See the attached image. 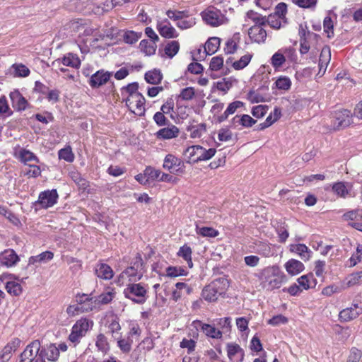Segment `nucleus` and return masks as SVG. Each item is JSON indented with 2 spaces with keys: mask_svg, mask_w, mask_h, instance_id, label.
Segmentation results:
<instances>
[{
  "mask_svg": "<svg viewBox=\"0 0 362 362\" xmlns=\"http://www.w3.org/2000/svg\"><path fill=\"white\" fill-rule=\"evenodd\" d=\"M193 339L183 338L180 342V347L181 349H187L188 354H192L197 347L198 333H196V336H193Z\"/></svg>",
  "mask_w": 362,
  "mask_h": 362,
  "instance_id": "34",
  "label": "nucleus"
},
{
  "mask_svg": "<svg viewBox=\"0 0 362 362\" xmlns=\"http://www.w3.org/2000/svg\"><path fill=\"white\" fill-rule=\"evenodd\" d=\"M178 134L179 129L174 125L163 128L160 129L156 134L158 138L163 139H170L175 138L178 136Z\"/></svg>",
  "mask_w": 362,
  "mask_h": 362,
  "instance_id": "32",
  "label": "nucleus"
},
{
  "mask_svg": "<svg viewBox=\"0 0 362 362\" xmlns=\"http://www.w3.org/2000/svg\"><path fill=\"white\" fill-rule=\"evenodd\" d=\"M240 40V33H235L233 37L228 40L226 42V46L224 47V52L226 54H233L234 53L238 48V45Z\"/></svg>",
  "mask_w": 362,
  "mask_h": 362,
  "instance_id": "35",
  "label": "nucleus"
},
{
  "mask_svg": "<svg viewBox=\"0 0 362 362\" xmlns=\"http://www.w3.org/2000/svg\"><path fill=\"white\" fill-rule=\"evenodd\" d=\"M117 346L121 351L122 354H129L132 348L133 340L129 337V336L127 337H117Z\"/></svg>",
  "mask_w": 362,
  "mask_h": 362,
  "instance_id": "31",
  "label": "nucleus"
},
{
  "mask_svg": "<svg viewBox=\"0 0 362 362\" xmlns=\"http://www.w3.org/2000/svg\"><path fill=\"white\" fill-rule=\"evenodd\" d=\"M139 84L136 82H134L128 84L127 86L122 88V95L124 99L130 98L132 95L141 94L138 91Z\"/></svg>",
  "mask_w": 362,
  "mask_h": 362,
  "instance_id": "44",
  "label": "nucleus"
},
{
  "mask_svg": "<svg viewBox=\"0 0 362 362\" xmlns=\"http://www.w3.org/2000/svg\"><path fill=\"white\" fill-rule=\"evenodd\" d=\"M244 105V103L242 101L236 100L233 103H230L225 112L218 117V121L220 122L226 120L229 115L234 114L239 108L242 107Z\"/></svg>",
  "mask_w": 362,
  "mask_h": 362,
  "instance_id": "33",
  "label": "nucleus"
},
{
  "mask_svg": "<svg viewBox=\"0 0 362 362\" xmlns=\"http://www.w3.org/2000/svg\"><path fill=\"white\" fill-rule=\"evenodd\" d=\"M81 35H93L94 37H95V40L98 41L99 40H103L105 37H110L112 35V34H109L108 33H100L98 28H94L91 26V25L89 23L86 21Z\"/></svg>",
  "mask_w": 362,
  "mask_h": 362,
  "instance_id": "27",
  "label": "nucleus"
},
{
  "mask_svg": "<svg viewBox=\"0 0 362 362\" xmlns=\"http://www.w3.org/2000/svg\"><path fill=\"white\" fill-rule=\"evenodd\" d=\"M192 253V249L190 247L186 245L182 246L177 252V256L183 258V259L187 262V264L189 268L193 267Z\"/></svg>",
  "mask_w": 362,
  "mask_h": 362,
  "instance_id": "41",
  "label": "nucleus"
},
{
  "mask_svg": "<svg viewBox=\"0 0 362 362\" xmlns=\"http://www.w3.org/2000/svg\"><path fill=\"white\" fill-rule=\"evenodd\" d=\"M343 218L345 221H360L362 218V211L358 209L349 211L343 215Z\"/></svg>",
  "mask_w": 362,
  "mask_h": 362,
  "instance_id": "63",
  "label": "nucleus"
},
{
  "mask_svg": "<svg viewBox=\"0 0 362 362\" xmlns=\"http://www.w3.org/2000/svg\"><path fill=\"white\" fill-rule=\"evenodd\" d=\"M165 272L166 276L171 278L187 275V272L182 267H168Z\"/></svg>",
  "mask_w": 362,
  "mask_h": 362,
  "instance_id": "50",
  "label": "nucleus"
},
{
  "mask_svg": "<svg viewBox=\"0 0 362 362\" xmlns=\"http://www.w3.org/2000/svg\"><path fill=\"white\" fill-rule=\"evenodd\" d=\"M129 110L138 116H143L145 114V98L141 93L132 95L130 98L124 99Z\"/></svg>",
  "mask_w": 362,
  "mask_h": 362,
  "instance_id": "10",
  "label": "nucleus"
},
{
  "mask_svg": "<svg viewBox=\"0 0 362 362\" xmlns=\"http://www.w3.org/2000/svg\"><path fill=\"white\" fill-rule=\"evenodd\" d=\"M286 272L291 276H296L305 269L303 263L296 259H291L284 264Z\"/></svg>",
  "mask_w": 362,
  "mask_h": 362,
  "instance_id": "21",
  "label": "nucleus"
},
{
  "mask_svg": "<svg viewBox=\"0 0 362 362\" xmlns=\"http://www.w3.org/2000/svg\"><path fill=\"white\" fill-rule=\"evenodd\" d=\"M263 25H254L248 30V35L252 42L262 44L267 39V31L262 27Z\"/></svg>",
  "mask_w": 362,
  "mask_h": 362,
  "instance_id": "17",
  "label": "nucleus"
},
{
  "mask_svg": "<svg viewBox=\"0 0 362 362\" xmlns=\"http://www.w3.org/2000/svg\"><path fill=\"white\" fill-rule=\"evenodd\" d=\"M95 346L98 351L106 354L110 350V344L104 334H99L96 337Z\"/></svg>",
  "mask_w": 362,
  "mask_h": 362,
  "instance_id": "40",
  "label": "nucleus"
},
{
  "mask_svg": "<svg viewBox=\"0 0 362 362\" xmlns=\"http://www.w3.org/2000/svg\"><path fill=\"white\" fill-rule=\"evenodd\" d=\"M13 74L18 77H26L30 74L29 69L22 64H15L12 66Z\"/></svg>",
  "mask_w": 362,
  "mask_h": 362,
  "instance_id": "52",
  "label": "nucleus"
},
{
  "mask_svg": "<svg viewBox=\"0 0 362 362\" xmlns=\"http://www.w3.org/2000/svg\"><path fill=\"white\" fill-rule=\"evenodd\" d=\"M144 173L148 183L155 180L159 181L160 174V170L155 169L152 167H147L145 169Z\"/></svg>",
  "mask_w": 362,
  "mask_h": 362,
  "instance_id": "58",
  "label": "nucleus"
},
{
  "mask_svg": "<svg viewBox=\"0 0 362 362\" xmlns=\"http://www.w3.org/2000/svg\"><path fill=\"white\" fill-rule=\"evenodd\" d=\"M180 44L177 41H170L165 47L164 52L166 56L173 58L178 52Z\"/></svg>",
  "mask_w": 362,
  "mask_h": 362,
  "instance_id": "49",
  "label": "nucleus"
},
{
  "mask_svg": "<svg viewBox=\"0 0 362 362\" xmlns=\"http://www.w3.org/2000/svg\"><path fill=\"white\" fill-rule=\"evenodd\" d=\"M108 330L111 334L112 337L116 339L117 335L119 334V332L121 330V325L117 317L112 318L108 325Z\"/></svg>",
  "mask_w": 362,
  "mask_h": 362,
  "instance_id": "61",
  "label": "nucleus"
},
{
  "mask_svg": "<svg viewBox=\"0 0 362 362\" xmlns=\"http://www.w3.org/2000/svg\"><path fill=\"white\" fill-rule=\"evenodd\" d=\"M187 131L189 133V136L192 139L200 138L206 131V127L204 123L191 124L187 127Z\"/></svg>",
  "mask_w": 362,
  "mask_h": 362,
  "instance_id": "29",
  "label": "nucleus"
},
{
  "mask_svg": "<svg viewBox=\"0 0 362 362\" xmlns=\"http://www.w3.org/2000/svg\"><path fill=\"white\" fill-rule=\"evenodd\" d=\"M115 6L113 0L105 1L102 6H97L93 8L95 14L101 15L105 12H107L112 9Z\"/></svg>",
  "mask_w": 362,
  "mask_h": 362,
  "instance_id": "53",
  "label": "nucleus"
},
{
  "mask_svg": "<svg viewBox=\"0 0 362 362\" xmlns=\"http://www.w3.org/2000/svg\"><path fill=\"white\" fill-rule=\"evenodd\" d=\"M141 33H136L134 31H127L123 35L124 41L127 44H134L138 41V40L141 37Z\"/></svg>",
  "mask_w": 362,
  "mask_h": 362,
  "instance_id": "60",
  "label": "nucleus"
},
{
  "mask_svg": "<svg viewBox=\"0 0 362 362\" xmlns=\"http://www.w3.org/2000/svg\"><path fill=\"white\" fill-rule=\"evenodd\" d=\"M317 36V35L313 33L308 32L307 34L305 32L303 33V36H301L300 40V52L301 54H307L310 49V44L308 41V37H316Z\"/></svg>",
  "mask_w": 362,
  "mask_h": 362,
  "instance_id": "42",
  "label": "nucleus"
},
{
  "mask_svg": "<svg viewBox=\"0 0 362 362\" xmlns=\"http://www.w3.org/2000/svg\"><path fill=\"white\" fill-rule=\"evenodd\" d=\"M290 251L297 254L304 262L308 261L311 257L312 251L305 244H291Z\"/></svg>",
  "mask_w": 362,
  "mask_h": 362,
  "instance_id": "22",
  "label": "nucleus"
},
{
  "mask_svg": "<svg viewBox=\"0 0 362 362\" xmlns=\"http://www.w3.org/2000/svg\"><path fill=\"white\" fill-rule=\"evenodd\" d=\"M5 288L6 291L13 296H18L22 293L21 285L14 281H8L6 283Z\"/></svg>",
  "mask_w": 362,
  "mask_h": 362,
  "instance_id": "45",
  "label": "nucleus"
},
{
  "mask_svg": "<svg viewBox=\"0 0 362 362\" xmlns=\"http://www.w3.org/2000/svg\"><path fill=\"white\" fill-rule=\"evenodd\" d=\"M346 280V287H351L362 284V271L350 274Z\"/></svg>",
  "mask_w": 362,
  "mask_h": 362,
  "instance_id": "56",
  "label": "nucleus"
},
{
  "mask_svg": "<svg viewBox=\"0 0 362 362\" xmlns=\"http://www.w3.org/2000/svg\"><path fill=\"white\" fill-rule=\"evenodd\" d=\"M193 324L196 325V327H200L203 332L209 337L213 339H221L222 337V332L211 325L204 324L200 321H194Z\"/></svg>",
  "mask_w": 362,
  "mask_h": 362,
  "instance_id": "23",
  "label": "nucleus"
},
{
  "mask_svg": "<svg viewBox=\"0 0 362 362\" xmlns=\"http://www.w3.org/2000/svg\"><path fill=\"white\" fill-rule=\"evenodd\" d=\"M163 167L173 173L182 174L185 172L183 161L173 154H168L165 157Z\"/></svg>",
  "mask_w": 362,
  "mask_h": 362,
  "instance_id": "11",
  "label": "nucleus"
},
{
  "mask_svg": "<svg viewBox=\"0 0 362 362\" xmlns=\"http://www.w3.org/2000/svg\"><path fill=\"white\" fill-rule=\"evenodd\" d=\"M333 192L341 197H345L349 193V189L346 185L343 182H338L332 186Z\"/></svg>",
  "mask_w": 362,
  "mask_h": 362,
  "instance_id": "54",
  "label": "nucleus"
},
{
  "mask_svg": "<svg viewBox=\"0 0 362 362\" xmlns=\"http://www.w3.org/2000/svg\"><path fill=\"white\" fill-rule=\"evenodd\" d=\"M311 279H313V274H306L299 277L297 281L302 290H308L311 287Z\"/></svg>",
  "mask_w": 362,
  "mask_h": 362,
  "instance_id": "62",
  "label": "nucleus"
},
{
  "mask_svg": "<svg viewBox=\"0 0 362 362\" xmlns=\"http://www.w3.org/2000/svg\"><path fill=\"white\" fill-rule=\"evenodd\" d=\"M285 62L286 57L280 51L274 53L271 58V64L275 69L281 67L285 63Z\"/></svg>",
  "mask_w": 362,
  "mask_h": 362,
  "instance_id": "57",
  "label": "nucleus"
},
{
  "mask_svg": "<svg viewBox=\"0 0 362 362\" xmlns=\"http://www.w3.org/2000/svg\"><path fill=\"white\" fill-rule=\"evenodd\" d=\"M155 344L153 339L147 337H145L138 345V348L146 351H149L154 348Z\"/></svg>",
  "mask_w": 362,
  "mask_h": 362,
  "instance_id": "64",
  "label": "nucleus"
},
{
  "mask_svg": "<svg viewBox=\"0 0 362 362\" xmlns=\"http://www.w3.org/2000/svg\"><path fill=\"white\" fill-rule=\"evenodd\" d=\"M201 16L206 24L213 27L226 24L228 21L226 16L214 7H209L201 13Z\"/></svg>",
  "mask_w": 362,
  "mask_h": 362,
  "instance_id": "8",
  "label": "nucleus"
},
{
  "mask_svg": "<svg viewBox=\"0 0 362 362\" xmlns=\"http://www.w3.org/2000/svg\"><path fill=\"white\" fill-rule=\"evenodd\" d=\"M216 151L214 148L206 149L199 145H195L187 147L183 155L187 163H195L211 159L215 155Z\"/></svg>",
  "mask_w": 362,
  "mask_h": 362,
  "instance_id": "4",
  "label": "nucleus"
},
{
  "mask_svg": "<svg viewBox=\"0 0 362 362\" xmlns=\"http://www.w3.org/2000/svg\"><path fill=\"white\" fill-rule=\"evenodd\" d=\"M228 287L229 282L226 279H216L203 288L202 297L207 302H216L219 296L226 293Z\"/></svg>",
  "mask_w": 362,
  "mask_h": 362,
  "instance_id": "2",
  "label": "nucleus"
},
{
  "mask_svg": "<svg viewBox=\"0 0 362 362\" xmlns=\"http://www.w3.org/2000/svg\"><path fill=\"white\" fill-rule=\"evenodd\" d=\"M95 273L98 277L105 280L111 279L114 275L112 268L105 263L98 264L95 268Z\"/></svg>",
  "mask_w": 362,
  "mask_h": 362,
  "instance_id": "28",
  "label": "nucleus"
},
{
  "mask_svg": "<svg viewBox=\"0 0 362 362\" xmlns=\"http://www.w3.org/2000/svg\"><path fill=\"white\" fill-rule=\"evenodd\" d=\"M196 23V18L190 15L189 11H186L185 15L182 16L180 21L176 23V25L181 30H186L194 27Z\"/></svg>",
  "mask_w": 362,
  "mask_h": 362,
  "instance_id": "30",
  "label": "nucleus"
},
{
  "mask_svg": "<svg viewBox=\"0 0 362 362\" xmlns=\"http://www.w3.org/2000/svg\"><path fill=\"white\" fill-rule=\"evenodd\" d=\"M156 28L159 34L165 38H176L179 36V33L176 29L172 25L168 19H163L157 23Z\"/></svg>",
  "mask_w": 362,
  "mask_h": 362,
  "instance_id": "13",
  "label": "nucleus"
},
{
  "mask_svg": "<svg viewBox=\"0 0 362 362\" xmlns=\"http://www.w3.org/2000/svg\"><path fill=\"white\" fill-rule=\"evenodd\" d=\"M220 43V38L217 37H210L205 43V52L209 55L214 54L218 49Z\"/></svg>",
  "mask_w": 362,
  "mask_h": 362,
  "instance_id": "38",
  "label": "nucleus"
},
{
  "mask_svg": "<svg viewBox=\"0 0 362 362\" xmlns=\"http://www.w3.org/2000/svg\"><path fill=\"white\" fill-rule=\"evenodd\" d=\"M19 261V257L13 250H6L0 254V264L7 267H13Z\"/></svg>",
  "mask_w": 362,
  "mask_h": 362,
  "instance_id": "20",
  "label": "nucleus"
},
{
  "mask_svg": "<svg viewBox=\"0 0 362 362\" xmlns=\"http://www.w3.org/2000/svg\"><path fill=\"white\" fill-rule=\"evenodd\" d=\"M58 156L59 159H63L69 163L73 162L75 158L72 149L69 146L59 150Z\"/></svg>",
  "mask_w": 362,
  "mask_h": 362,
  "instance_id": "55",
  "label": "nucleus"
},
{
  "mask_svg": "<svg viewBox=\"0 0 362 362\" xmlns=\"http://www.w3.org/2000/svg\"><path fill=\"white\" fill-rule=\"evenodd\" d=\"M111 74L104 70H100L93 74L89 80V85L93 88H98L105 84L110 78Z\"/></svg>",
  "mask_w": 362,
  "mask_h": 362,
  "instance_id": "18",
  "label": "nucleus"
},
{
  "mask_svg": "<svg viewBox=\"0 0 362 362\" xmlns=\"http://www.w3.org/2000/svg\"><path fill=\"white\" fill-rule=\"evenodd\" d=\"M261 288L267 291L279 288L286 282V276L278 265L265 267L254 274Z\"/></svg>",
  "mask_w": 362,
  "mask_h": 362,
  "instance_id": "1",
  "label": "nucleus"
},
{
  "mask_svg": "<svg viewBox=\"0 0 362 362\" xmlns=\"http://www.w3.org/2000/svg\"><path fill=\"white\" fill-rule=\"evenodd\" d=\"M196 232L203 237L214 238L218 235V232L211 227H199L197 226Z\"/></svg>",
  "mask_w": 362,
  "mask_h": 362,
  "instance_id": "51",
  "label": "nucleus"
},
{
  "mask_svg": "<svg viewBox=\"0 0 362 362\" xmlns=\"http://www.w3.org/2000/svg\"><path fill=\"white\" fill-rule=\"evenodd\" d=\"M68 349V346L65 342L50 344L47 347L40 349V354L48 361L56 362L59 357L60 351L65 352Z\"/></svg>",
  "mask_w": 362,
  "mask_h": 362,
  "instance_id": "9",
  "label": "nucleus"
},
{
  "mask_svg": "<svg viewBox=\"0 0 362 362\" xmlns=\"http://www.w3.org/2000/svg\"><path fill=\"white\" fill-rule=\"evenodd\" d=\"M54 257L53 252L45 251L36 256H32L29 258V264H35L36 263L47 262Z\"/></svg>",
  "mask_w": 362,
  "mask_h": 362,
  "instance_id": "39",
  "label": "nucleus"
},
{
  "mask_svg": "<svg viewBox=\"0 0 362 362\" xmlns=\"http://www.w3.org/2000/svg\"><path fill=\"white\" fill-rule=\"evenodd\" d=\"M10 98L13 107H15L16 110H25L28 102L18 90H14L13 91H11L10 93Z\"/></svg>",
  "mask_w": 362,
  "mask_h": 362,
  "instance_id": "25",
  "label": "nucleus"
},
{
  "mask_svg": "<svg viewBox=\"0 0 362 362\" xmlns=\"http://www.w3.org/2000/svg\"><path fill=\"white\" fill-rule=\"evenodd\" d=\"M143 274V262L142 259L139 257L134 263V265L129 267L120 274L118 282L120 285L135 283L142 278Z\"/></svg>",
  "mask_w": 362,
  "mask_h": 362,
  "instance_id": "6",
  "label": "nucleus"
},
{
  "mask_svg": "<svg viewBox=\"0 0 362 362\" xmlns=\"http://www.w3.org/2000/svg\"><path fill=\"white\" fill-rule=\"evenodd\" d=\"M331 59V52L329 47H325L322 49L319 59V71L317 75L323 76L326 71L328 64Z\"/></svg>",
  "mask_w": 362,
  "mask_h": 362,
  "instance_id": "24",
  "label": "nucleus"
},
{
  "mask_svg": "<svg viewBox=\"0 0 362 362\" xmlns=\"http://www.w3.org/2000/svg\"><path fill=\"white\" fill-rule=\"evenodd\" d=\"M267 23L274 29H279L284 24L286 23V21L281 19L280 17L272 14L267 17Z\"/></svg>",
  "mask_w": 362,
  "mask_h": 362,
  "instance_id": "47",
  "label": "nucleus"
},
{
  "mask_svg": "<svg viewBox=\"0 0 362 362\" xmlns=\"http://www.w3.org/2000/svg\"><path fill=\"white\" fill-rule=\"evenodd\" d=\"M52 66H60L61 65L78 69L81 66V60L76 54L68 53L62 59H57L52 62Z\"/></svg>",
  "mask_w": 362,
  "mask_h": 362,
  "instance_id": "14",
  "label": "nucleus"
},
{
  "mask_svg": "<svg viewBox=\"0 0 362 362\" xmlns=\"http://www.w3.org/2000/svg\"><path fill=\"white\" fill-rule=\"evenodd\" d=\"M362 313V307L358 304H354L349 308H346L340 311L339 320L341 322H349L358 317Z\"/></svg>",
  "mask_w": 362,
  "mask_h": 362,
  "instance_id": "16",
  "label": "nucleus"
},
{
  "mask_svg": "<svg viewBox=\"0 0 362 362\" xmlns=\"http://www.w3.org/2000/svg\"><path fill=\"white\" fill-rule=\"evenodd\" d=\"M58 194L56 189L47 190L40 194L38 203L42 208L47 209L57 203Z\"/></svg>",
  "mask_w": 362,
  "mask_h": 362,
  "instance_id": "15",
  "label": "nucleus"
},
{
  "mask_svg": "<svg viewBox=\"0 0 362 362\" xmlns=\"http://www.w3.org/2000/svg\"><path fill=\"white\" fill-rule=\"evenodd\" d=\"M92 326L93 322L86 318H81L77 320L72 327L71 332L69 336V340L76 346Z\"/></svg>",
  "mask_w": 362,
  "mask_h": 362,
  "instance_id": "7",
  "label": "nucleus"
},
{
  "mask_svg": "<svg viewBox=\"0 0 362 362\" xmlns=\"http://www.w3.org/2000/svg\"><path fill=\"white\" fill-rule=\"evenodd\" d=\"M139 47L141 51L146 55L151 56L156 53L157 49L156 42L143 40L140 42Z\"/></svg>",
  "mask_w": 362,
  "mask_h": 362,
  "instance_id": "36",
  "label": "nucleus"
},
{
  "mask_svg": "<svg viewBox=\"0 0 362 362\" xmlns=\"http://www.w3.org/2000/svg\"><path fill=\"white\" fill-rule=\"evenodd\" d=\"M145 80L148 83L158 84L162 80V75L158 70L149 71L145 74Z\"/></svg>",
  "mask_w": 362,
  "mask_h": 362,
  "instance_id": "46",
  "label": "nucleus"
},
{
  "mask_svg": "<svg viewBox=\"0 0 362 362\" xmlns=\"http://www.w3.org/2000/svg\"><path fill=\"white\" fill-rule=\"evenodd\" d=\"M227 354L231 362H241L244 358V351L237 344H227Z\"/></svg>",
  "mask_w": 362,
  "mask_h": 362,
  "instance_id": "19",
  "label": "nucleus"
},
{
  "mask_svg": "<svg viewBox=\"0 0 362 362\" xmlns=\"http://www.w3.org/2000/svg\"><path fill=\"white\" fill-rule=\"evenodd\" d=\"M40 347L41 345L39 340L32 341L21 354L19 362H32L34 358L38 356Z\"/></svg>",
  "mask_w": 362,
  "mask_h": 362,
  "instance_id": "12",
  "label": "nucleus"
},
{
  "mask_svg": "<svg viewBox=\"0 0 362 362\" xmlns=\"http://www.w3.org/2000/svg\"><path fill=\"white\" fill-rule=\"evenodd\" d=\"M255 123L256 120L248 115H236L232 119L231 121V124L235 128L238 127V126L248 128L251 127Z\"/></svg>",
  "mask_w": 362,
  "mask_h": 362,
  "instance_id": "26",
  "label": "nucleus"
},
{
  "mask_svg": "<svg viewBox=\"0 0 362 362\" xmlns=\"http://www.w3.org/2000/svg\"><path fill=\"white\" fill-rule=\"evenodd\" d=\"M253 55L252 54L247 53L240 57L239 60L233 62V67L235 70H240L246 67L250 62Z\"/></svg>",
  "mask_w": 362,
  "mask_h": 362,
  "instance_id": "48",
  "label": "nucleus"
},
{
  "mask_svg": "<svg viewBox=\"0 0 362 362\" xmlns=\"http://www.w3.org/2000/svg\"><path fill=\"white\" fill-rule=\"evenodd\" d=\"M21 341L18 339H14L8 342L1 350L0 354L5 356V358H11L12 353L16 351L20 346Z\"/></svg>",
  "mask_w": 362,
  "mask_h": 362,
  "instance_id": "37",
  "label": "nucleus"
},
{
  "mask_svg": "<svg viewBox=\"0 0 362 362\" xmlns=\"http://www.w3.org/2000/svg\"><path fill=\"white\" fill-rule=\"evenodd\" d=\"M246 18L251 20L255 25H264L267 23V17L250 10L246 13Z\"/></svg>",
  "mask_w": 362,
  "mask_h": 362,
  "instance_id": "43",
  "label": "nucleus"
},
{
  "mask_svg": "<svg viewBox=\"0 0 362 362\" xmlns=\"http://www.w3.org/2000/svg\"><path fill=\"white\" fill-rule=\"evenodd\" d=\"M329 119V129L339 131L347 128L353 123V114L347 109L337 110L331 113Z\"/></svg>",
  "mask_w": 362,
  "mask_h": 362,
  "instance_id": "5",
  "label": "nucleus"
},
{
  "mask_svg": "<svg viewBox=\"0 0 362 362\" xmlns=\"http://www.w3.org/2000/svg\"><path fill=\"white\" fill-rule=\"evenodd\" d=\"M123 290L124 297L136 304L142 305L148 299V286L144 283L125 284Z\"/></svg>",
  "mask_w": 362,
  "mask_h": 362,
  "instance_id": "3",
  "label": "nucleus"
},
{
  "mask_svg": "<svg viewBox=\"0 0 362 362\" xmlns=\"http://www.w3.org/2000/svg\"><path fill=\"white\" fill-rule=\"evenodd\" d=\"M276 87L282 90H288L291 86V81L288 77L280 76L275 82Z\"/></svg>",
  "mask_w": 362,
  "mask_h": 362,
  "instance_id": "59",
  "label": "nucleus"
}]
</instances>
